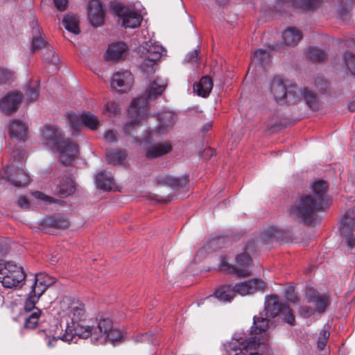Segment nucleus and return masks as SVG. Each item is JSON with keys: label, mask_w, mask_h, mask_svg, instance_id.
Wrapping results in <instances>:
<instances>
[{"label": "nucleus", "mask_w": 355, "mask_h": 355, "mask_svg": "<svg viewBox=\"0 0 355 355\" xmlns=\"http://www.w3.org/2000/svg\"><path fill=\"white\" fill-rule=\"evenodd\" d=\"M85 305L78 300L63 299L59 304L58 320L60 325H65L62 336L47 335L44 341L46 345L54 347L58 340L70 343L75 336L80 338H90L93 343H103L106 341L114 343L123 338V332L114 327L112 320L109 318H101L94 322L87 321Z\"/></svg>", "instance_id": "f257e3e1"}, {"label": "nucleus", "mask_w": 355, "mask_h": 355, "mask_svg": "<svg viewBox=\"0 0 355 355\" xmlns=\"http://www.w3.org/2000/svg\"><path fill=\"white\" fill-rule=\"evenodd\" d=\"M167 85V80L161 77L157 76L150 79L145 92L146 98L139 97L132 101L128 110L130 120L123 126L125 135H128L132 130L147 119V99H155L162 95Z\"/></svg>", "instance_id": "f03ea898"}, {"label": "nucleus", "mask_w": 355, "mask_h": 355, "mask_svg": "<svg viewBox=\"0 0 355 355\" xmlns=\"http://www.w3.org/2000/svg\"><path fill=\"white\" fill-rule=\"evenodd\" d=\"M327 184L324 181H315L311 187L312 196H301L290 209V214L310 224L315 211L327 205Z\"/></svg>", "instance_id": "7ed1b4c3"}, {"label": "nucleus", "mask_w": 355, "mask_h": 355, "mask_svg": "<svg viewBox=\"0 0 355 355\" xmlns=\"http://www.w3.org/2000/svg\"><path fill=\"white\" fill-rule=\"evenodd\" d=\"M270 90L278 103H295L300 99H304L310 108H318L317 98L312 92L307 88L300 89L295 85L286 88L280 77H275L272 79Z\"/></svg>", "instance_id": "20e7f679"}, {"label": "nucleus", "mask_w": 355, "mask_h": 355, "mask_svg": "<svg viewBox=\"0 0 355 355\" xmlns=\"http://www.w3.org/2000/svg\"><path fill=\"white\" fill-rule=\"evenodd\" d=\"M44 144L59 154L60 161L70 164L78 153V146L71 140H63L60 129L55 125H46L41 131Z\"/></svg>", "instance_id": "39448f33"}, {"label": "nucleus", "mask_w": 355, "mask_h": 355, "mask_svg": "<svg viewBox=\"0 0 355 355\" xmlns=\"http://www.w3.org/2000/svg\"><path fill=\"white\" fill-rule=\"evenodd\" d=\"M12 157L14 163L6 166L3 178L15 187H26L30 181V176L19 166L24 158V153L21 150H14Z\"/></svg>", "instance_id": "423d86ee"}, {"label": "nucleus", "mask_w": 355, "mask_h": 355, "mask_svg": "<svg viewBox=\"0 0 355 355\" xmlns=\"http://www.w3.org/2000/svg\"><path fill=\"white\" fill-rule=\"evenodd\" d=\"M23 268L12 261H0V282L5 288H14L20 285L25 279Z\"/></svg>", "instance_id": "0eeeda50"}, {"label": "nucleus", "mask_w": 355, "mask_h": 355, "mask_svg": "<svg viewBox=\"0 0 355 355\" xmlns=\"http://www.w3.org/2000/svg\"><path fill=\"white\" fill-rule=\"evenodd\" d=\"M143 53L146 58L141 64V69L147 76L153 74L156 70V61L158 60L166 50L155 42L151 40L146 42L143 47Z\"/></svg>", "instance_id": "6e6552de"}, {"label": "nucleus", "mask_w": 355, "mask_h": 355, "mask_svg": "<svg viewBox=\"0 0 355 355\" xmlns=\"http://www.w3.org/2000/svg\"><path fill=\"white\" fill-rule=\"evenodd\" d=\"M223 347L227 355H245L259 347V341L243 338L240 334L236 333L231 341L224 343Z\"/></svg>", "instance_id": "1a4fd4ad"}, {"label": "nucleus", "mask_w": 355, "mask_h": 355, "mask_svg": "<svg viewBox=\"0 0 355 355\" xmlns=\"http://www.w3.org/2000/svg\"><path fill=\"white\" fill-rule=\"evenodd\" d=\"M306 297L309 303L313 304L315 309H313L308 306L301 307L300 311L304 318H308L315 311L319 313H324L329 304V297L327 295H321L312 288H307Z\"/></svg>", "instance_id": "9d476101"}, {"label": "nucleus", "mask_w": 355, "mask_h": 355, "mask_svg": "<svg viewBox=\"0 0 355 355\" xmlns=\"http://www.w3.org/2000/svg\"><path fill=\"white\" fill-rule=\"evenodd\" d=\"M112 10L122 20L124 28H135L138 27L142 20L141 15L124 6L121 3H115L112 6Z\"/></svg>", "instance_id": "9b49d317"}, {"label": "nucleus", "mask_w": 355, "mask_h": 355, "mask_svg": "<svg viewBox=\"0 0 355 355\" xmlns=\"http://www.w3.org/2000/svg\"><path fill=\"white\" fill-rule=\"evenodd\" d=\"M266 287L267 284L262 279L253 278L236 284L234 286V291L236 293L245 296L257 292H264Z\"/></svg>", "instance_id": "f8f14e48"}, {"label": "nucleus", "mask_w": 355, "mask_h": 355, "mask_svg": "<svg viewBox=\"0 0 355 355\" xmlns=\"http://www.w3.org/2000/svg\"><path fill=\"white\" fill-rule=\"evenodd\" d=\"M254 251V243L250 242L244 248V252L236 257L235 272L239 276H248L250 275L249 267L252 264L250 254Z\"/></svg>", "instance_id": "ddd939ff"}, {"label": "nucleus", "mask_w": 355, "mask_h": 355, "mask_svg": "<svg viewBox=\"0 0 355 355\" xmlns=\"http://www.w3.org/2000/svg\"><path fill=\"white\" fill-rule=\"evenodd\" d=\"M134 82L133 75L128 71L114 73L111 79V87L119 93L128 92Z\"/></svg>", "instance_id": "4468645a"}, {"label": "nucleus", "mask_w": 355, "mask_h": 355, "mask_svg": "<svg viewBox=\"0 0 355 355\" xmlns=\"http://www.w3.org/2000/svg\"><path fill=\"white\" fill-rule=\"evenodd\" d=\"M69 121L71 127L75 130L78 129L82 124L94 130L99 125L98 117L89 112H83L82 114L71 113L69 116Z\"/></svg>", "instance_id": "2eb2a0df"}, {"label": "nucleus", "mask_w": 355, "mask_h": 355, "mask_svg": "<svg viewBox=\"0 0 355 355\" xmlns=\"http://www.w3.org/2000/svg\"><path fill=\"white\" fill-rule=\"evenodd\" d=\"M159 124L155 130L150 132L149 137L155 134L164 135L171 130L176 121V114L171 111H163L157 115Z\"/></svg>", "instance_id": "dca6fc26"}, {"label": "nucleus", "mask_w": 355, "mask_h": 355, "mask_svg": "<svg viewBox=\"0 0 355 355\" xmlns=\"http://www.w3.org/2000/svg\"><path fill=\"white\" fill-rule=\"evenodd\" d=\"M268 326V320L262 316L255 315L253 318V325L251 327V336L248 339L259 341V346L266 339V331Z\"/></svg>", "instance_id": "f3484780"}, {"label": "nucleus", "mask_w": 355, "mask_h": 355, "mask_svg": "<svg viewBox=\"0 0 355 355\" xmlns=\"http://www.w3.org/2000/svg\"><path fill=\"white\" fill-rule=\"evenodd\" d=\"M105 11L99 0H90L88 5V18L93 26H101L104 21Z\"/></svg>", "instance_id": "a211bd4d"}, {"label": "nucleus", "mask_w": 355, "mask_h": 355, "mask_svg": "<svg viewBox=\"0 0 355 355\" xmlns=\"http://www.w3.org/2000/svg\"><path fill=\"white\" fill-rule=\"evenodd\" d=\"M21 99L22 96L19 92H8L0 101L1 110L6 114L12 113L17 109Z\"/></svg>", "instance_id": "6ab92c4d"}, {"label": "nucleus", "mask_w": 355, "mask_h": 355, "mask_svg": "<svg viewBox=\"0 0 355 355\" xmlns=\"http://www.w3.org/2000/svg\"><path fill=\"white\" fill-rule=\"evenodd\" d=\"M282 305L279 304L276 295L266 297L264 303L265 315L269 318H275L282 311Z\"/></svg>", "instance_id": "aec40b11"}, {"label": "nucleus", "mask_w": 355, "mask_h": 355, "mask_svg": "<svg viewBox=\"0 0 355 355\" xmlns=\"http://www.w3.org/2000/svg\"><path fill=\"white\" fill-rule=\"evenodd\" d=\"M127 45L123 42H116L109 45L105 53L107 60H118L125 56Z\"/></svg>", "instance_id": "412c9836"}, {"label": "nucleus", "mask_w": 355, "mask_h": 355, "mask_svg": "<svg viewBox=\"0 0 355 355\" xmlns=\"http://www.w3.org/2000/svg\"><path fill=\"white\" fill-rule=\"evenodd\" d=\"M172 146L168 142L157 143L146 148V155L151 159L164 155L171 152Z\"/></svg>", "instance_id": "4be33fe9"}, {"label": "nucleus", "mask_w": 355, "mask_h": 355, "mask_svg": "<svg viewBox=\"0 0 355 355\" xmlns=\"http://www.w3.org/2000/svg\"><path fill=\"white\" fill-rule=\"evenodd\" d=\"M27 125L20 120H13L9 125V134L20 141H24L27 135Z\"/></svg>", "instance_id": "5701e85b"}, {"label": "nucleus", "mask_w": 355, "mask_h": 355, "mask_svg": "<svg viewBox=\"0 0 355 355\" xmlns=\"http://www.w3.org/2000/svg\"><path fill=\"white\" fill-rule=\"evenodd\" d=\"M54 282L53 279L46 273L40 272L35 276V281L31 288L39 294H43L48 286Z\"/></svg>", "instance_id": "b1692460"}, {"label": "nucleus", "mask_w": 355, "mask_h": 355, "mask_svg": "<svg viewBox=\"0 0 355 355\" xmlns=\"http://www.w3.org/2000/svg\"><path fill=\"white\" fill-rule=\"evenodd\" d=\"M157 182L160 184L167 185L173 189L184 187L188 183L186 177L178 178L168 175H159L157 178Z\"/></svg>", "instance_id": "393cba45"}, {"label": "nucleus", "mask_w": 355, "mask_h": 355, "mask_svg": "<svg viewBox=\"0 0 355 355\" xmlns=\"http://www.w3.org/2000/svg\"><path fill=\"white\" fill-rule=\"evenodd\" d=\"M355 225V207L348 209L341 220L340 232L346 235L353 230Z\"/></svg>", "instance_id": "a878e982"}, {"label": "nucleus", "mask_w": 355, "mask_h": 355, "mask_svg": "<svg viewBox=\"0 0 355 355\" xmlns=\"http://www.w3.org/2000/svg\"><path fill=\"white\" fill-rule=\"evenodd\" d=\"M213 87L211 79L208 76L202 77L198 83L194 85L193 90L202 97H207L210 94Z\"/></svg>", "instance_id": "bb28decb"}, {"label": "nucleus", "mask_w": 355, "mask_h": 355, "mask_svg": "<svg viewBox=\"0 0 355 355\" xmlns=\"http://www.w3.org/2000/svg\"><path fill=\"white\" fill-rule=\"evenodd\" d=\"M96 187L103 191L111 190L114 187V180L111 175H108L104 171L98 172L95 177Z\"/></svg>", "instance_id": "cd10ccee"}, {"label": "nucleus", "mask_w": 355, "mask_h": 355, "mask_svg": "<svg viewBox=\"0 0 355 355\" xmlns=\"http://www.w3.org/2000/svg\"><path fill=\"white\" fill-rule=\"evenodd\" d=\"M283 40L288 46H295L302 39L301 32L293 27L287 28L282 34Z\"/></svg>", "instance_id": "c85d7f7f"}, {"label": "nucleus", "mask_w": 355, "mask_h": 355, "mask_svg": "<svg viewBox=\"0 0 355 355\" xmlns=\"http://www.w3.org/2000/svg\"><path fill=\"white\" fill-rule=\"evenodd\" d=\"M236 292L234 291V287L232 288L230 286L225 285L218 288L214 293V297L220 301L223 302H230L234 297Z\"/></svg>", "instance_id": "c756f323"}, {"label": "nucleus", "mask_w": 355, "mask_h": 355, "mask_svg": "<svg viewBox=\"0 0 355 355\" xmlns=\"http://www.w3.org/2000/svg\"><path fill=\"white\" fill-rule=\"evenodd\" d=\"M293 6L302 12L309 11L318 7L322 0H291Z\"/></svg>", "instance_id": "7c9ffc66"}, {"label": "nucleus", "mask_w": 355, "mask_h": 355, "mask_svg": "<svg viewBox=\"0 0 355 355\" xmlns=\"http://www.w3.org/2000/svg\"><path fill=\"white\" fill-rule=\"evenodd\" d=\"M62 24L68 31L76 35L80 33L79 20L76 15L73 14L66 15L62 19Z\"/></svg>", "instance_id": "2f4dec72"}, {"label": "nucleus", "mask_w": 355, "mask_h": 355, "mask_svg": "<svg viewBox=\"0 0 355 355\" xmlns=\"http://www.w3.org/2000/svg\"><path fill=\"white\" fill-rule=\"evenodd\" d=\"M127 154L125 150H112L106 153V159L109 164L120 165L123 163Z\"/></svg>", "instance_id": "473e14b6"}, {"label": "nucleus", "mask_w": 355, "mask_h": 355, "mask_svg": "<svg viewBox=\"0 0 355 355\" xmlns=\"http://www.w3.org/2000/svg\"><path fill=\"white\" fill-rule=\"evenodd\" d=\"M75 190V185L73 182L70 178L67 180L58 185L56 188V193L60 198H66L73 193Z\"/></svg>", "instance_id": "72a5a7b5"}, {"label": "nucleus", "mask_w": 355, "mask_h": 355, "mask_svg": "<svg viewBox=\"0 0 355 355\" xmlns=\"http://www.w3.org/2000/svg\"><path fill=\"white\" fill-rule=\"evenodd\" d=\"M42 295V294H39L36 290L31 288L24 302V310L26 313L33 311L34 309H39L35 306V304Z\"/></svg>", "instance_id": "f704fd0d"}, {"label": "nucleus", "mask_w": 355, "mask_h": 355, "mask_svg": "<svg viewBox=\"0 0 355 355\" xmlns=\"http://www.w3.org/2000/svg\"><path fill=\"white\" fill-rule=\"evenodd\" d=\"M35 26H33V31L35 33H37L38 35H33V44L31 51L33 52L36 51L37 50L41 49L42 47L44 46L46 44V41L40 35V30L37 25V21H35Z\"/></svg>", "instance_id": "c9c22d12"}, {"label": "nucleus", "mask_w": 355, "mask_h": 355, "mask_svg": "<svg viewBox=\"0 0 355 355\" xmlns=\"http://www.w3.org/2000/svg\"><path fill=\"white\" fill-rule=\"evenodd\" d=\"M41 313L40 309H34L33 311L26 313L27 315L26 316L24 323L25 327L28 329L35 328L38 323Z\"/></svg>", "instance_id": "e433bc0d"}, {"label": "nucleus", "mask_w": 355, "mask_h": 355, "mask_svg": "<svg viewBox=\"0 0 355 355\" xmlns=\"http://www.w3.org/2000/svg\"><path fill=\"white\" fill-rule=\"evenodd\" d=\"M270 60V53L266 50L259 49L257 50L252 58V62L261 65V67H265V65Z\"/></svg>", "instance_id": "4c0bfd02"}, {"label": "nucleus", "mask_w": 355, "mask_h": 355, "mask_svg": "<svg viewBox=\"0 0 355 355\" xmlns=\"http://www.w3.org/2000/svg\"><path fill=\"white\" fill-rule=\"evenodd\" d=\"M46 223L53 227L58 228L66 227L69 225L68 220L62 216L54 215L46 219Z\"/></svg>", "instance_id": "58836bf2"}, {"label": "nucleus", "mask_w": 355, "mask_h": 355, "mask_svg": "<svg viewBox=\"0 0 355 355\" xmlns=\"http://www.w3.org/2000/svg\"><path fill=\"white\" fill-rule=\"evenodd\" d=\"M38 85L37 84L33 86H28L24 89V98L28 103L35 102L39 96Z\"/></svg>", "instance_id": "ea45409f"}, {"label": "nucleus", "mask_w": 355, "mask_h": 355, "mask_svg": "<svg viewBox=\"0 0 355 355\" xmlns=\"http://www.w3.org/2000/svg\"><path fill=\"white\" fill-rule=\"evenodd\" d=\"M306 54L308 58L315 62H319L322 61L325 58V53L323 51L315 48V47H309L306 50Z\"/></svg>", "instance_id": "a19ab883"}, {"label": "nucleus", "mask_w": 355, "mask_h": 355, "mask_svg": "<svg viewBox=\"0 0 355 355\" xmlns=\"http://www.w3.org/2000/svg\"><path fill=\"white\" fill-rule=\"evenodd\" d=\"M121 107L115 101L108 102L105 105L103 114H108L110 116H114L120 113Z\"/></svg>", "instance_id": "79ce46f5"}, {"label": "nucleus", "mask_w": 355, "mask_h": 355, "mask_svg": "<svg viewBox=\"0 0 355 355\" xmlns=\"http://www.w3.org/2000/svg\"><path fill=\"white\" fill-rule=\"evenodd\" d=\"M344 62L349 72L355 75V54L349 51L346 52L344 55Z\"/></svg>", "instance_id": "37998d69"}, {"label": "nucleus", "mask_w": 355, "mask_h": 355, "mask_svg": "<svg viewBox=\"0 0 355 355\" xmlns=\"http://www.w3.org/2000/svg\"><path fill=\"white\" fill-rule=\"evenodd\" d=\"M283 315L284 320L291 325L295 323V317L292 310L285 304H282V311L280 313Z\"/></svg>", "instance_id": "c03bdc74"}, {"label": "nucleus", "mask_w": 355, "mask_h": 355, "mask_svg": "<svg viewBox=\"0 0 355 355\" xmlns=\"http://www.w3.org/2000/svg\"><path fill=\"white\" fill-rule=\"evenodd\" d=\"M15 78V74L6 69L0 68V84L7 83Z\"/></svg>", "instance_id": "a18cd8bd"}, {"label": "nucleus", "mask_w": 355, "mask_h": 355, "mask_svg": "<svg viewBox=\"0 0 355 355\" xmlns=\"http://www.w3.org/2000/svg\"><path fill=\"white\" fill-rule=\"evenodd\" d=\"M104 140L107 143H113L117 141L116 132L112 130H107L103 135Z\"/></svg>", "instance_id": "49530a36"}, {"label": "nucleus", "mask_w": 355, "mask_h": 355, "mask_svg": "<svg viewBox=\"0 0 355 355\" xmlns=\"http://www.w3.org/2000/svg\"><path fill=\"white\" fill-rule=\"evenodd\" d=\"M199 53V49H196L193 51L189 53L187 55L184 61L187 63H193L197 62L198 59Z\"/></svg>", "instance_id": "de8ad7c7"}, {"label": "nucleus", "mask_w": 355, "mask_h": 355, "mask_svg": "<svg viewBox=\"0 0 355 355\" xmlns=\"http://www.w3.org/2000/svg\"><path fill=\"white\" fill-rule=\"evenodd\" d=\"M345 237V243L347 248L350 250L355 248V236L352 232L343 235Z\"/></svg>", "instance_id": "09e8293b"}, {"label": "nucleus", "mask_w": 355, "mask_h": 355, "mask_svg": "<svg viewBox=\"0 0 355 355\" xmlns=\"http://www.w3.org/2000/svg\"><path fill=\"white\" fill-rule=\"evenodd\" d=\"M33 195L34 196H35L36 198L41 200H44L49 204H51L55 202L53 198L46 196L40 191H36L33 193Z\"/></svg>", "instance_id": "8fccbe9b"}, {"label": "nucleus", "mask_w": 355, "mask_h": 355, "mask_svg": "<svg viewBox=\"0 0 355 355\" xmlns=\"http://www.w3.org/2000/svg\"><path fill=\"white\" fill-rule=\"evenodd\" d=\"M53 2L58 10L64 11L68 6L69 0H53Z\"/></svg>", "instance_id": "3c124183"}, {"label": "nucleus", "mask_w": 355, "mask_h": 355, "mask_svg": "<svg viewBox=\"0 0 355 355\" xmlns=\"http://www.w3.org/2000/svg\"><path fill=\"white\" fill-rule=\"evenodd\" d=\"M329 329H330L329 325L327 324H325L324 326V327L322 328V329L321 330V331L319 334V337L324 338L328 340L329 338V335H330Z\"/></svg>", "instance_id": "603ef678"}, {"label": "nucleus", "mask_w": 355, "mask_h": 355, "mask_svg": "<svg viewBox=\"0 0 355 355\" xmlns=\"http://www.w3.org/2000/svg\"><path fill=\"white\" fill-rule=\"evenodd\" d=\"M286 297L287 300L292 303H295L298 301L297 296L291 290H288L286 291Z\"/></svg>", "instance_id": "864d4df0"}, {"label": "nucleus", "mask_w": 355, "mask_h": 355, "mask_svg": "<svg viewBox=\"0 0 355 355\" xmlns=\"http://www.w3.org/2000/svg\"><path fill=\"white\" fill-rule=\"evenodd\" d=\"M327 339L318 336V347L320 350H322L327 345Z\"/></svg>", "instance_id": "5fc2aeb1"}, {"label": "nucleus", "mask_w": 355, "mask_h": 355, "mask_svg": "<svg viewBox=\"0 0 355 355\" xmlns=\"http://www.w3.org/2000/svg\"><path fill=\"white\" fill-rule=\"evenodd\" d=\"M224 240H225V239L223 237L220 236V237L215 238V239L210 240L209 243L211 245H215V244L218 245V247L220 248L221 247L220 243H222Z\"/></svg>", "instance_id": "6e6d98bb"}, {"label": "nucleus", "mask_w": 355, "mask_h": 355, "mask_svg": "<svg viewBox=\"0 0 355 355\" xmlns=\"http://www.w3.org/2000/svg\"><path fill=\"white\" fill-rule=\"evenodd\" d=\"M18 205L22 208H26L28 207V202L25 198H21L18 200Z\"/></svg>", "instance_id": "4d7b16f0"}, {"label": "nucleus", "mask_w": 355, "mask_h": 355, "mask_svg": "<svg viewBox=\"0 0 355 355\" xmlns=\"http://www.w3.org/2000/svg\"><path fill=\"white\" fill-rule=\"evenodd\" d=\"M203 154L205 156L209 155V157H212L216 155V150L211 148H205L203 150Z\"/></svg>", "instance_id": "13d9d810"}, {"label": "nucleus", "mask_w": 355, "mask_h": 355, "mask_svg": "<svg viewBox=\"0 0 355 355\" xmlns=\"http://www.w3.org/2000/svg\"><path fill=\"white\" fill-rule=\"evenodd\" d=\"M212 127V122L211 121H209L207 123H206L202 128V132H207L209 131Z\"/></svg>", "instance_id": "bf43d9fd"}, {"label": "nucleus", "mask_w": 355, "mask_h": 355, "mask_svg": "<svg viewBox=\"0 0 355 355\" xmlns=\"http://www.w3.org/2000/svg\"><path fill=\"white\" fill-rule=\"evenodd\" d=\"M348 108L351 112L355 111V100L352 101L349 103Z\"/></svg>", "instance_id": "052dcab7"}, {"label": "nucleus", "mask_w": 355, "mask_h": 355, "mask_svg": "<svg viewBox=\"0 0 355 355\" xmlns=\"http://www.w3.org/2000/svg\"><path fill=\"white\" fill-rule=\"evenodd\" d=\"M221 266H222L223 268H229V264H228V263L226 261V259H225V257L222 259Z\"/></svg>", "instance_id": "680f3d73"}, {"label": "nucleus", "mask_w": 355, "mask_h": 355, "mask_svg": "<svg viewBox=\"0 0 355 355\" xmlns=\"http://www.w3.org/2000/svg\"><path fill=\"white\" fill-rule=\"evenodd\" d=\"M354 0H341L343 5L347 6L348 3H352Z\"/></svg>", "instance_id": "e2e57ef3"}, {"label": "nucleus", "mask_w": 355, "mask_h": 355, "mask_svg": "<svg viewBox=\"0 0 355 355\" xmlns=\"http://www.w3.org/2000/svg\"><path fill=\"white\" fill-rule=\"evenodd\" d=\"M266 236H268L270 239L273 236V232L271 230H267L265 233Z\"/></svg>", "instance_id": "0e129e2a"}, {"label": "nucleus", "mask_w": 355, "mask_h": 355, "mask_svg": "<svg viewBox=\"0 0 355 355\" xmlns=\"http://www.w3.org/2000/svg\"><path fill=\"white\" fill-rule=\"evenodd\" d=\"M263 243H267L268 241L265 238H261Z\"/></svg>", "instance_id": "69168bd1"}]
</instances>
